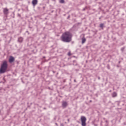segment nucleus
<instances>
[{
  "label": "nucleus",
  "mask_w": 126,
  "mask_h": 126,
  "mask_svg": "<svg viewBox=\"0 0 126 126\" xmlns=\"http://www.w3.org/2000/svg\"><path fill=\"white\" fill-rule=\"evenodd\" d=\"M67 102L66 101H63L62 102V107L63 108H66L67 107Z\"/></svg>",
  "instance_id": "nucleus-5"
},
{
  "label": "nucleus",
  "mask_w": 126,
  "mask_h": 126,
  "mask_svg": "<svg viewBox=\"0 0 126 126\" xmlns=\"http://www.w3.org/2000/svg\"><path fill=\"white\" fill-rule=\"evenodd\" d=\"M23 40H24L23 37H22L21 36L19 37L18 38V42L19 43H22V42H23Z\"/></svg>",
  "instance_id": "nucleus-8"
},
{
  "label": "nucleus",
  "mask_w": 126,
  "mask_h": 126,
  "mask_svg": "<svg viewBox=\"0 0 126 126\" xmlns=\"http://www.w3.org/2000/svg\"><path fill=\"white\" fill-rule=\"evenodd\" d=\"M38 4V0H32V4L33 6H35L36 4Z\"/></svg>",
  "instance_id": "nucleus-7"
},
{
  "label": "nucleus",
  "mask_w": 126,
  "mask_h": 126,
  "mask_svg": "<svg viewBox=\"0 0 126 126\" xmlns=\"http://www.w3.org/2000/svg\"><path fill=\"white\" fill-rule=\"evenodd\" d=\"M61 3H64V0H60Z\"/></svg>",
  "instance_id": "nucleus-12"
},
{
  "label": "nucleus",
  "mask_w": 126,
  "mask_h": 126,
  "mask_svg": "<svg viewBox=\"0 0 126 126\" xmlns=\"http://www.w3.org/2000/svg\"><path fill=\"white\" fill-rule=\"evenodd\" d=\"M74 82H76V79L74 80Z\"/></svg>",
  "instance_id": "nucleus-15"
},
{
  "label": "nucleus",
  "mask_w": 126,
  "mask_h": 126,
  "mask_svg": "<svg viewBox=\"0 0 126 126\" xmlns=\"http://www.w3.org/2000/svg\"><path fill=\"white\" fill-rule=\"evenodd\" d=\"M117 93H116V92H114L112 94V97H117Z\"/></svg>",
  "instance_id": "nucleus-10"
},
{
  "label": "nucleus",
  "mask_w": 126,
  "mask_h": 126,
  "mask_svg": "<svg viewBox=\"0 0 126 126\" xmlns=\"http://www.w3.org/2000/svg\"><path fill=\"white\" fill-rule=\"evenodd\" d=\"M100 77H98V79H100Z\"/></svg>",
  "instance_id": "nucleus-19"
},
{
  "label": "nucleus",
  "mask_w": 126,
  "mask_h": 126,
  "mask_svg": "<svg viewBox=\"0 0 126 126\" xmlns=\"http://www.w3.org/2000/svg\"><path fill=\"white\" fill-rule=\"evenodd\" d=\"M72 38V35L69 32H64L61 36V40L63 42H65L66 43L71 42Z\"/></svg>",
  "instance_id": "nucleus-1"
},
{
  "label": "nucleus",
  "mask_w": 126,
  "mask_h": 126,
  "mask_svg": "<svg viewBox=\"0 0 126 126\" xmlns=\"http://www.w3.org/2000/svg\"><path fill=\"white\" fill-rule=\"evenodd\" d=\"M91 102H92V100H90V102L91 103Z\"/></svg>",
  "instance_id": "nucleus-17"
},
{
  "label": "nucleus",
  "mask_w": 126,
  "mask_h": 126,
  "mask_svg": "<svg viewBox=\"0 0 126 126\" xmlns=\"http://www.w3.org/2000/svg\"><path fill=\"white\" fill-rule=\"evenodd\" d=\"M61 126H63V124H61Z\"/></svg>",
  "instance_id": "nucleus-18"
},
{
  "label": "nucleus",
  "mask_w": 126,
  "mask_h": 126,
  "mask_svg": "<svg viewBox=\"0 0 126 126\" xmlns=\"http://www.w3.org/2000/svg\"><path fill=\"white\" fill-rule=\"evenodd\" d=\"M99 27H100V28L103 29V27H104V24H100L99 25Z\"/></svg>",
  "instance_id": "nucleus-11"
},
{
  "label": "nucleus",
  "mask_w": 126,
  "mask_h": 126,
  "mask_svg": "<svg viewBox=\"0 0 126 126\" xmlns=\"http://www.w3.org/2000/svg\"><path fill=\"white\" fill-rule=\"evenodd\" d=\"M71 55V53H70V52H69L68 53V56H70Z\"/></svg>",
  "instance_id": "nucleus-14"
},
{
  "label": "nucleus",
  "mask_w": 126,
  "mask_h": 126,
  "mask_svg": "<svg viewBox=\"0 0 126 126\" xmlns=\"http://www.w3.org/2000/svg\"><path fill=\"white\" fill-rule=\"evenodd\" d=\"M81 121L82 123V126H86V118L84 116H82L81 117Z\"/></svg>",
  "instance_id": "nucleus-3"
},
{
  "label": "nucleus",
  "mask_w": 126,
  "mask_h": 126,
  "mask_svg": "<svg viewBox=\"0 0 126 126\" xmlns=\"http://www.w3.org/2000/svg\"><path fill=\"white\" fill-rule=\"evenodd\" d=\"M83 11L85 10V8H84L83 9Z\"/></svg>",
  "instance_id": "nucleus-16"
},
{
  "label": "nucleus",
  "mask_w": 126,
  "mask_h": 126,
  "mask_svg": "<svg viewBox=\"0 0 126 126\" xmlns=\"http://www.w3.org/2000/svg\"><path fill=\"white\" fill-rule=\"evenodd\" d=\"M86 42V38L85 37H83L82 38V44H84Z\"/></svg>",
  "instance_id": "nucleus-9"
},
{
  "label": "nucleus",
  "mask_w": 126,
  "mask_h": 126,
  "mask_svg": "<svg viewBox=\"0 0 126 126\" xmlns=\"http://www.w3.org/2000/svg\"><path fill=\"white\" fill-rule=\"evenodd\" d=\"M3 12L4 15H7L9 13V10L7 8H3Z\"/></svg>",
  "instance_id": "nucleus-4"
},
{
  "label": "nucleus",
  "mask_w": 126,
  "mask_h": 126,
  "mask_svg": "<svg viewBox=\"0 0 126 126\" xmlns=\"http://www.w3.org/2000/svg\"><path fill=\"white\" fill-rule=\"evenodd\" d=\"M124 50H125V48H121V51H124Z\"/></svg>",
  "instance_id": "nucleus-13"
},
{
  "label": "nucleus",
  "mask_w": 126,
  "mask_h": 126,
  "mask_svg": "<svg viewBox=\"0 0 126 126\" xmlns=\"http://www.w3.org/2000/svg\"><path fill=\"white\" fill-rule=\"evenodd\" d=\"M8 65L7 64V62L6 61H4L1 65L0 68V74H2L3 73H5L7 71V67Z\"/></svg>",
  "instance_id": "nucleus-2"
},
{
  "label": "nucleus",
  "mask_w": 126,
  "mask_h": 126,
  "mask_svg": "<svg viewBox=\"0 0 126 126\" xmlns=\"http://www.w3.org/2000/svg\"><path fill=\"white\" fill-rule=\"evenodd\" d=\"M15 59H14V57H12V56H10L9 59V62L10 63H13L15 61Z\"/></svg>",
  "instance_id": "nucleus-6"
}]
</instances>
